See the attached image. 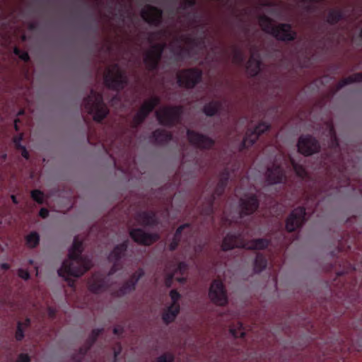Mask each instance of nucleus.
I'll return each mask as SVG.
<instances>
[{
    "instance_id": "nucleus-10",
    "label": "nucleus",
    "mask_w": 362,
    "mask_h": 362,
    "mask_svg": "<svg viewBox=\"0 0 362 362\" xmlns=\"http://www.w3.org/2000/svg\"><path fill=\"white\" fill-rule=\"evenodd\" d=\"M320 146L317 141L310 136H301L298 143V151L305 155L310 156L318 151Z\"/></svg>"
},
{
    "instance_id": "nucleus-2",
    "label": "nucleus",
    "mask_w": 362,
    "mask_h": 362,
    "mask_svg": "<svg viewBox=\"0 0 362 362\" xmlns=\"http://www.w3.org/2000/svg\"><path fill=\"white\" fill-rule=\"evenodd\" d=\"M268 242L264 239L255 240L243 243L240 235H227L222 243V249L228 250L235 247H244L248 250H262L266 247Z\"/></svg>"
},
{
    "instance_id": "nucleus-47",
    "label": "nucleus",
    "mask_w": 362,
    "mask_h": 362,
    "mask_svg": "<svg viewBox=\"0 0 362 362\" xmlns=\"http://www.w3.org/2000/svg\"><path fill=\"white\" fill-rule=\"evenodd\" d=\"M17 121L16 120L15 121V128L16 130H18V127H17V124H16Z\"/></svg>"
},
{
    "instance_id": "nucleus-14",
    "label": "nucleus",
    "mask_w": 362,
    "mask_h": 362,
    "mask_svg": "<svg viewBox=\"0 0 362 362\" xmlns=\"http://www.w3.org/2000/svg\"><path fill=\"white\" fill-rule=\"evenodd\" d=\"M130 235L135 242L146 245H151L158 239V234H148L141 229L132 230Z\"/></svg>"
},
{
    "instance_id": "nucleus-28",
    "label": "nucleus",
    "mask_w": 362,
    "mask_h": 362,
    "mask_svg": "<svg viewBox=\"0 0 362 362\" xmlns=\"http://www.w3.org/2000/svg\"><path fill=\"white\" fill-rule=\"evenodd\" d=\"M219 109V105L216 103H211L207 104L204 109L206 115L212 116L215 115Z\"/></svg>"
},
{
    "instance_id": "nucleus-46",
    "label": "nucleus",
    "mask_w": 362,
    "mask_h": 362,
    "mask_svg": "<svg viewBox=\"0 0 362 362\" xmlns=\"http://www.w3.org/2000/svg\"><path fill=\"white\" fill-rule=\"evenodd\" d=\"M11 199H12V201L13 202V203H15V204H17V203H18V201H17L16 197V196H15V195H11Z\"/></svg>"
},
{
    "instance_id": "nucleus-38",
    "label": "nucleus",
    "mask_w": 362,
    "mask_h": 362,
    "mask_svg": "<svg viewBox=\"0 0 362 362\" xmlns=\"http://www.w3.org/2000/svg\"><path fill=\"white\" fill-rule=\"evenodd\" d=\"M16 337L18 340H21L23 337V332L21 329V325L19 324L18 326V329L16 333Z\"/></svg>"
},
{
    "instance_id": "nucleus-21",
    "label": "nucleus",
    "mask_w": 362,
    "mask_h": 362,
    "mask_svg": "<svg viewBox=\"0 0 362 362\" xmlns=\"http://www.w3.org/2000/svg\"><path fill=\"white\" fill-rule=\"evenodd\" d=\"M260 70V62L259 56L252 55L248 61L247 71L251 76L257 75Z\"/></svg>"
},
{
    "instance_id": "nucleus-48",
    "label": "nucleus",
    "mask_w": 362,
    "mask_h": 362,
    "mask_svg": "<svg viewBox=\"0 0 362 362\" xmlns=\"http://www.w3.org/2000/svg\"><path fill=\"white\" fill-rule=\"evenodd\" d=\"M1 157H2L3 159H6V154H3Z\"/></svg>"
},
{
    "instance_id": "nucleus-12",
    "label": "nucleus",
    "mask_w": 362,
    "mask_h": 362,
    "mask_svg": "<svg viewBox=\"0 0 362 362\" xmlns=\"http://www.w3.org/2000/svg\"><path fill=\"white\" fill-rule=\"evenodd\" d=\"M305 214V212L303 208L298 207L295 209L286 221V229L291 232L301 226L304 221Z\"/></svg>"
},
{
    "instance_id": "nucleus-3",
    "label": "nucleus",
    "mask_w": 362,
    "mask_h": 362,
    "mask_svg": "<svg viewBox=\"0 0 362 362\" xmlns=\"http://www.w3.org/2000/svg\"><path fill=\"white\" fill-rule=\"evenodd\" d=\"M259 24L264 30L279 40H291L294 37V33L288 25L282 24L274 26L273 22L265 16L259 18Z\"/></svg>"
},
{
    "instance_id": "nucleus-33",
    "label": "nucleus",
    "mask_w": 362,
    "mask_h": 362,
    "mask_svg": "<svg viewBox=\"0 0 362 362\" xmlns=\"http://www.w3.org/2000/svg\"><path fill=\"white\" fill-rule=\"evenodd\" d=\"M173 356L170 354H165L158 357L154 362H172Z\"/></svg>"
},
{
    "instance_id": "nucleus-22",
    "label": "nucleus",
    "mask_w": 362,
    "mask_h": 362,
    "mask_svg": "<svg viewBox=\"0 0 362 362\" xmlns=\"http://www.w3.org/2000/svg\"><path fill=\"white\" fill-rule=\"evenodd\" d=\"M103 280L98 276H93L89 281L90 290L94 293H99L103 291Z\"/></svg>"
},
{
    "instance_id": "nucleus-30",
    "label": "nucleus",
    "mask_w": 362,
    "mask_h": 362,
    "mask_svg": "<svg viewBox=\"0 0 362 362\" xmlns=\"http://www.w3.org/2000/svg\"><path fill=\"white\" fill-rule=\"evenodd\" d=\"M22 140V136L20 135L19 136H16L14 138V143L16 146L17 148H21L22 149V156L25 158H28V153L27 151V150L25 149V148L24 146H22L21 145V141Z\"/></svg>"
},
{
    "instance_id": "nucleus-29",
    "label": "nucleus",
    "mask_w": 362,
    "mask_h": 362,
    "mask_svg": "<svg viewBox=\"0 0 362 362\" xmlns=\"http://www.w3.org/2000/svg\"><path fill=\"white\" fill-rule=\"evenodd\" d=\"M40 240V238L37 233H31L26 237V244L30 247H35Z\"/></svg>"
},
{
    "instance_id": "nucleus-43",
    "label": "nucleus",
    "mask_w": 362,
    "mask_h": 362,
    "mask_svg": "<svg viewBox=\"0 0 362 362\" xmlns=\"http://www.w3.org/2000/svg\"><path fill=\"white\" fill-rule=\"evenodd\" d=\"M177 246V243L173 241V243H170V250H174Z\"/></svg>"
},
{
    "instance_id": "nucleus-17",
    "label": "nucleus",
    "mask_w": 362,
    "mask_h": 362,
    "mask_svg": "<svg viewBox=\"0 0 362 362\" xmlns=\"http://www.w3.org/2000/svg\"><path fill=\"white\" fill-rule=\"evenodd\" d=\"M187 136L189 142L197 147L208 148L213 144V141L211 139L194 132L188 131Z\"/></svg>"
},
{
    "instance_id": "nucleus-36",
    "label": "nucleus",
    "mask_w": 362,
    "mask_h": 362,
    "mask_svg": "<svg viewBox=\"0 0 362 362\" xmlns=\"http://www.w3.org/2000/svg\"><path fill=\"white\" fill-rule=\"evenodd\" d=\"M18 274L21 279L24 280H28L30 278V274L25 269H20L18 271Z\"/></svg>"
},
{
    "instance_id": "nucleus-6",
    "label": "nucleus",
    "mask_w": 362,
    "mask_h": 362,
    "mask_svg": "<svg viewBox=\"0 0 362 362\" xmlns=\"http://www.w3.org/2000/svg\"><path fill=\"white\" fill-rule=\"evenodd\" d=\"M125 81L126 77L117 66L108 67L105 74V82L108 87L119 89L122 88Z\"/></svg>"
},
{
    "instance_id": "nucleus-45",
    "label": "nucleus",
    "mask_w": 362,
    "mask_h": 362,
    "mask_svg": "<svg viewBox=\"0 0 362 362\" xmlns=\"http://www.w3.org/2000/svg\"><path fill=\"white\" fill-rule=\"evenodd\" d=\"M172 278H173V275H170V276L168 278V279L166 280V285H167L168 286H170V281H171Z\"/></svg>"
},
{
    "instance_id": "nucleus-8",
    "label": "nucleus",
    "mask_w": 362,
    "mask_h": 362,
    "mask_svg": "<svg viewBox=\"0 0 362 362\" xmlns=\"http://www.w3.org/2000/svg\"><path fill=\"white\" fill-rule=\"evenodd\" d=\"M171 305L168 307L163 314V319L166 323H169L175 320L180 311L179 300L180 295L175 290L170 293Z\"/></svg>"
},
{
    "instance_id": "nucleus-42",
    "label": "nucleus",
    "mask_w": 362,
    "mask_h": 362,
    "mask_svg": "<svg viewBox=\"0 0 362 362\" xmlns=\"http://www.w3.org/2000/svg\"><path fill=\"white\" fill-rule=\"evenodd\" d=\"M1 268L3 269H9V264L7 263H3L0 265Z\"/></svg>"
},
{
    "instance_id": "nucleus-39",
    "label": "nucleus",
    "mask_w": 362,
    "mask_h": 362,
    "mask_svg": "<svg viewBox=\"0 0 362 362\" xmlns=\"http://www.w3.org/2000/svg\"><path fill=\"white\" fill-rule=\"evenodd\" d=\"M30 358L26 354H21L16 362H29Z\"/></svg>"
},
{
    "instance_id": "nucleus-9",
    "label": "nucleus",
    "mask_w": 362,
    "mask_h": 362,
    "mask_svg": "<svg viewBox=\"0 0 362 362\" xmlns=\"http://www.w3.org/2000/svg\"><path fill=\"white\" fill-rule=\"evenodd\" d=\"M177 78L180 86L192 88L200 81L201 72L194 69L180 71L177 75Z\"/></svg>"
},
{
    "instance_id": "nucleus-15",
    "label": "nucleus",
    "mask_w": 362,
    "mask_h": 362,
    "mask_svg": "<svg viewBox=\"0 0 362 362\" xmlns=\"http://www.w3.org/2000/svg\"><path fill=\"white\" fill-rule=\"evenodd\" d=\"M159 100L156 97L150 98L145 101L141 109L134 117V121L135 124L140 123L146 115L153 110V108L158 103Z\"/></svg>"
},
{
    "instance_id": "nucleus-44",
    "label": "nucleus",
    "mask_w": 362,
    "mask_h": 362,
    "mask_svg": "<svg viewBox=\"0 0 362 362\" xmlns=\"http://www.w3.org/2000/svg\"><path fill=\"white\" fill-rule=\"evenodd\" d=\"M48 313H49V315L52 317L54 315L55 310L54 309L49 308Z\"/></svg>"
},
{
    "instance_id": "nucleus-26",
    "label": "nucleus",
    "mask_w": 362,
    "mask_h": 362,
    "mask_svg": "<svg viewBox=\"0 0 362 362\" xmlns=\"http://www.w3.org/2000/svg\"><path fill=\"white\" fill-rule=\"evenodd\" d=\"M153 136L155 137L156 141H158V143H163L168 141L171 138V136L170 134H168V133L163 130L156 131L153 133Z\"/></svg>"
},
{
    "instance_id": "nucleus-37",
    "label": "nucleus",
    "mask_w": 362,
    "mask_h": 362,
    "mask_svg": "<svg viewBox=\"0 0 362 362\" xmlns=\"http://www.w3.org/2000/svg\"><path fill=\"white\" fill-rule=\"evenodd\" d=\"M189 226L187 224H185V225H183V226H181L180 227H179L176 231L175 235V240H177L182 230H183L185 229H189Z\"/></svg>"
},
{
    "instance_id": "nucleus-40",
    "label": "nucleus",
    "mask_w": 362,
    "mask_h": 362,
    "mask_svg": "<svg viewBox=\"0 0 362 362\" xmlns=\"http://www.w3.org/2000/svg\"><path fill=\"white\" fill-rule=\"evenodd\" d=\"M48 215V211L45 209H42L40 211V216L42 218H45L47 217Z\"/></svg>"
},
{
    "instance_id": "nucleus-16",
    "label": "nucleus",
    "mask_w": 362,
    "mask_h": 362,
    "mask_svg": "<svg viewBox=\"0 0 362 362\" xmlns=\"http://www.w3.org/2000/svg\"><path fill=\"white\" fill-rule=\"evenodd\" d=\"M163 49V46L162 45H156L147 52L145 57V62L149 68L153 69L156 66Z\"/></svg>"
},
{
    "instance_id": "nucleus-52",
    "label": "nucleus",
    "mask_w": 362,
    "mask_h": 362,
    "mask_svg": "<svg viewBox=\"0 0 362 362\" xmlns=\"http://www.w3.org/2000/svg\"><path fill=\"white\" fill-rule=\"evenodd\" d=\"M177 281H180V282H181V281H182V279H177Z\"/></svg>"
},
{
    "instance_id": "nucleus-31",
    "label": "nucleus",
    "mask_w": 362,
    "mask_h": 362,
    "mask_svg": "<svg viewBox=\"0 0 362 362\" xmlns=\"http://www.w3.org/2000/svg\"><path fill=\"white\" fill-rule=\"evenodd\" d=\"M32 198L37 202L41 204L44 200V194L39 190H33L31 192Z\"/></svg>"
},
{
    "instance_id": "nucleus-20",
    "label": "nucleus",
    "mask_w": 362,
    "mask_h": 362,
    "mask_svg": "<svg viewBox=\"0 0 362 362\" xmlns=\"http://www.w3.org/2000/svg\"><path fill=\"white\" fill-rule=\"evenodd\" d=\"M142 18L151 23H157L161 18V11L155 7L145 6L141 11Z\"/></svg>"
},
{
    "instance_id": "nucleus-13",
    "label": "nucleus",
    "mask_w": 362,
    "mask_h": 362,
    "mask_svg": "<svg viewBox=\"0 0 362 362\" xmlns=\"http://www.w3.org/2000/svg\"><path fill=\"white\" fill-rule=\"evenodd\" d=\"M258 206V202L253 194H245L240 199V208L243 214H250L253 213Z\"/></svg>"
},
{
    "instance_id": "nucleus-32",
    "label": "nucleus",
    "mask_w": 362,
    "mask_h": 362,
    "mask_svg": "<svg viewBox=\"0 0 362 362\" xmlns=\"http://www.w3.org/2000/svg\"><path fill=\"white\" fill-rule=\"evenodd\" d=\"M292 164H293V168H294L296 174L298 176L303 177L305 175V170L301 165L296 164L293 160H292Z\"/></svg>"
},
{
    "instance_id": "nucleus-1",
    "label": "nucleus",
    "mask_w": 362,
    "mask_h": 362,
    "mask_svg": "<svg viewBox=\"0 0 362 362\" xmlns=\"http://www.w3.org/2000/svg\"><path fill=\"white\" fill-rule=\"evenodd\" d=\"M82 243L76 238L69 251L68 259L58 270L59 276L67 279L68 276L78 277L83 275L91 267L90 261L81 255Z\"/></svg>"
},
{
    "instance_id": "nucleus-19",
    "label": "nucleus",
    "mask_w": 362,
    "mask_h": 362,
    "mask_svg": "<svg viewBox=\"0 0 362 362\" xmlns=\"http://www.w3.org/2000/svg\"><path fill=\"white\" fill-rule=\"evenodd\" d=\"M126 248L127 244L122 243V245L117 246L109 255L108 259L110 262L113 263V268L110 271L108 277H110V276L114 274L117 271V267L119 266V260L123 252L126 250Z\"/></svg>"
},
{
    "instance_id": "nucleus-23",
    "label": "nucleus",
    "mask_w": 362,
    "mask_h": 362,
    "mask_svg": "<svg viewBox=\"0 0 362 362\" xmlns=\"http://www.w3.org/2000/svg\"><path fill=\"white\" fill-rule=\"evenodd\" d=\"M138 221L143 225H151L155 222V215L152 213H142L138 216Z\"/></svg>"
},
{
    "instance_id": "nucleus-34",
    "label": "nucleus",
    "mask_w": 362,
    "mask_h": 362,
    "mask_svg": "<svg viewBox=\"0 0 362 362\" xmlns=\"http://www.w3.org/2000/svg\"><path fill=\"white\" fill-rule=\"evenodd\" d=\"M14 52L16 54L18 55L19 57L23 59V61H27L29 59L28 54L25 52H21L17 48L14 49Z\"/></svg>"
},
{
    "instance_id": "nucleus-49",
    "label": "nucleus",
    "mask_w": 362,
    "mask_h": 362,
    "mask_svg": "<svg viewBox=\"0 0 362 362\" xmlns=\"http://www.w3.org/2000/svg\"><path fill=\"white\" fill-rule=\"evenodd\" d=\"M330 134H331V135L332 136H333L332 129H330Z\"/></svg>"
},
{
    "instance_id": "nucleus-51",
    "label": "nucleus",
    "mask_w": 362,
    "mask_h": 362,
    "mask_svg": "<svg viewBox=\"0 0 362 362\" xmlns=\"http://www.w3.org/2000/svg\"><path fill=\"white\" fill-rule=\"evenodd\" d=\"M29 263L33 264V260H29Z\"/></svg>"
},
{
    "instance_id": "nucleus-5",
    "label": "nucleus",
    "mask_w": 362,
    "mask_h": 362,
    "mask_svg": "<svg viewBox=\"0 0 362 362\" xmlns=\"http://www.w3.org/2000/svg\"><path fill=\"white\" fill-rule=\"evenodd\" d=\"M209 298L215 305L224 306L228 303V296L222 281L215 280L209 289Z\"/></svg>"
},
{
    "instance_id": "nucleus-7",
    "label": "nucleus",
    "mask_w": 362,
    "mask_h": 362,
    "mask_svg": "<svg viewBox=\"0 0 362 362\" xmlns=\"http://www.w3.org/2000/svg\"><path fill=\"white\" fill-rule=\"evenodd\" d=\"M181 113L178 107H163L156 112L159 123L163 125H170L177 122Z\"/></svg>"
},
{
    "instance_id": "nucleus-54",
    "label": "nucleus",
    "mask_w": 362,
    "mask_h": 362,
    "mask_svg": "<svg viewBox=\"0 0 362 362\" xmlns=\"http://www.w3.org/2000/svg\"><path fill=\"white\" fill-rule=\"evenodd\" d=\"M361 37H362V30H361Z\"/></svg>"
},
{
    "instance_id": "nucleus-53",
    "label": "nucleus",
    "mask_w": 362,
    "mask_h": 362,
    "mask_svg": "<svg viewBox=\"0 0 362 362\" xmlns=\"http://www.w3.org/2000/svg\"><path fill=\"white\" fill-rule=\"evenodd\" d=\"M114 332H115V333H117V331L116 329H115Z\"/></svg>"
},
{
    "instance_id": "nucleus-18",
    "label": "nucleus",
    "mask_w": 362,
    "mask_h": 362,
    "mask_svg": "<svg viewBox=\"0 0 362 362\" xmlns=\"http://www.w3.org/2000/svg\"><path fill=\"white\" fill-rule=\"evenodd\" d=\"M285 178V175L281 167L279 164L274 163L267 170V179L269 184L281 182Z\"/></svg>"
},
{
    "instance_id": "nucleus-24",
    "label": "nucleus",
    "mask_w": 362,
    "mask_h": 362,
    "mask_svg": "<svg viewBox=\"0 0 362 362\" xmlns=\"http://www.w3.org/2000/svg\"><path fill=\"white\" fill-rule=\"evenodd\" d=\"M144 275V272L142 270H139L136 272V274L134 276V280L132 281L130 285H127V286L124 287L122 289L120 290L119 295L124 294L128 291L132 290L134 288V285L137 282V281Z\"/></svg>"
},
{
    "instance_id": "nucleus-11",
    "label": "nucleus",
    "mask_w": 362,
    "mask_h": 362,
    "mask_svg": "<svg viewBox=\"0 0 362 362\" xmlns=\"http://www.w3.org/2000/svg\"><path fill=\"white\" fill-rule=\"evenodd\" d=\"M269 125L264 122L259 123L253 130H250L246 133L243 139V145L244 147L252 146L258 139L259 136L267 131Z\"/></svg>"
},
{
    "instance_id": "nucleus-25",
    "label": "nucleus",
    "mask_w": 362,
    "mask_h": 362,
    "mask_svg": "<svg viewBox=\"0 0 362 362\" xmlns=\"http://www.w3.org/2000/svg\"><path fill=\"white\" fill-rule=\"evenodd\" d=\"M266 267V260L261 255H257L254 263V271L255 272H260L262 269Z\"/></svg>"
},
{
    "instance_id": "nucleus-50",
    "label": "nucleus",
    "mask_w": 362,
    "mask_h": 362,
    "mask_svg": "<svg viewBox=\"0 0 362 362\" xmlns=\"http://www.w3.org/2000/svg\"><path fill=\"white\" fill-rule=\"evenodd\" d=\"M3 250L4 249H3L2 246H1V245L0 244V250Z\"/></svg>"
},
{
    "instance_id": "nucleus-27",
    "label": "nucleus",
    "mask_w": 362,
    "mask_h": 362,
    "mask_svg": "<svg viewBox=\"0 0 362 362\" xmlns=\"http://www.w3.org/2000/svg\"><path fill=\"white\" fill-rule=\"evenodd\" d=\"M357 81H362V74H356L344 79L339 83V88H341L346 84Z\"/></svg>"
},
{
    "instance_id": "nucleus-4",
    "label": "nucleus",
    "mask_w": 362,
    "mask_h": 362,
    "mask_svg": "<svg viewBox=\"0 0 362 362\" xmlns=\"http://www.w3.org/2000/svg\"><path fill=\"white\" fill-rule=\"evenodd\" d=\"M86 107L90 113L93 115V119L98 122L101 121L108 112L106 106L102 102L101 95L94 92L89 95Z\"/></svg>"
},
{
    "instance_id": "nucleus-41",
    "label": "nucleus",
    "mask_w": 362,
    "mask_h": 362,
    "mask_svg": "<svg viewBox=\"0 0 362 362\" xmlns=\"http://www.w3.org/2000/svg\"><path fill=\"white\" fill-rule=\"evenodd\" d=\"M187 268V265L185 264V263H180L179 267H178V269L182 272L185 269H186Z\"/></svg>"
},
{
    "instance_id": "nucleus-35",
    "label": "nucleus",
    "mask_w": 362,
    "mask_h": 362,
    "mask_svg": "<svg viewBox=\"0 0 362 362\" xmlns=\"http://www.w3.org/2000/svg\"><path fill=\"white\" fill-rule=\"evenodd\" d=\"M230 332L235 337H242L244 335V332L241 328V325L239 326L238 330H235L233 328H231L230 329Z\"/></svg>"
}]
</instances>
